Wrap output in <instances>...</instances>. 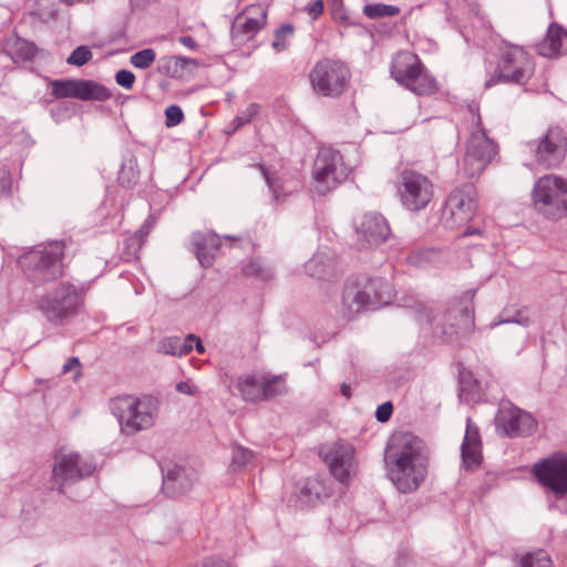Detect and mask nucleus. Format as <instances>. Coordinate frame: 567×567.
<instances>
[{
    "mask_svg": "<svg viewBox=\"0 0 567 567\" xmlns=\"http://www.w3.org/2000/svg\"><path fill=\"white\" fill-rule=\"evenodd\" d=\"M388 476L401 493L419 488L426 476V457L423 442L412 433L393 434L384 454Z\"/></svg>",
    "mask_w": 567,
    "mask_h": 567,
    "instance_id": "obj_1",
    "label": "nucleus"
},
{
    "mask_svg": "<svg viewBox=\"0 0 567 567\" xmlns=\"http://www.w3.org/2000/svg\"><path fill=\"white\" fill-rule=\"evenodd\" d=\"M65 248V240H54L24 254L19 262L28 281L41 287L62 277Z\"/></svg>",
    "mask_w": 567,
    "mask_h": 567,
    "instance_id": "obj_2",
    "label": "nucleus"
},
{
    "mask_svg": "<svg viewBox=\"0 0 567 567\" xmlns=\"http://www.w3.org/2000/svg\"><path fill=\"white\" fill-rule=\"evenodd\" d=\"M392 295L391 284L381 277L370 278L362 287L347 285L342 292L341 315L346 320H353L364 310L389 305Z\"/></svg>",
    "mask_w": 567,
    "mask_h": 567,
    "instance_id": "obj_3",
    "label": "nucleus"
},
{
    "mask_svg": "<svg viewBox=\"0 0 567 567\" xmlns=\"http://www.w3.org/2000/svg\"><path fill=\"white\" fill-rule=\"evenodd\" d=\"M111 411L117 419L125 435H134L152 427L157 416V406L152 398H116L111 403Z\"/></svg>",
    "mask_w": 567,
    "mask_h": 567,
    "instance_id": "obj_4",
    "label": "nucleus"
},
{
    "mask_svg": "<svg viewBox=\"0 0 567 567\" xmlns=\"http://www.w3.org/2000/svg\"><path fill=\"white\" fill-rule=\"evenodd\" d=\"M308 78L315 94L336 99L347 91L351 71L341 60L322 58L313 64Z\"/></svg>",
    "mask_w": 567,
    "mask_h": 567,
    "instance_id": "obj_5",
    "label": "nucleus"
},
{
    "mask_svg": "<svg viewBox=\"0 0 567 567\" xmlns=\"http://www.w3.org/2000/svg\"><path fill=\"white\" fill-rule=\"evenodd\" d=\"M392 78L416 95H431L437 91L435 78L425 69L416 54L399 52L391 64Z\"/></svg>",
    "mask_w": 567,
    "mask_h": 567,
    "instance_id": "obj_6",
    "label": "nucleus"
},
{
    "mask_svg": "<svg viewBox=\"0 0 567 567\" xmlns=\"http://www.w3.org/2000/svg\"><path fill=\"white\" fill-rule=\"evenodd\" d=\"M532 202L535 210L549 220L567 216V181L556 175H545L534 185Z\"/></svg>",
    "mask_w": 567,
    "mask_h": 567,
    "instance_id": "obj_7",
    "label": "nucleus"
},
{
    "mask_svg": "<svg viewBox=\"0 0 567 567\" xmlns=\"http://www.w3.org/2000/svg\"><path fill=\"white\" fill-rule=\"evenodd\" d=\"M476 125L477 128L471 133L466 152L458 164V175L470 181L477 179L498 153V145L487 136L480 115Z\"/></svg>",
    "mask_w": 567,
    "mask_h": 567,
    "instance_id": "obj_8",
    "label": "nucleus"
},
{
    "mask_svg": "<svg viewBox=\"0 0 567 567\" xmlns=\"http://www.w3.org/2000/svg\"><path fill=\"white\" fill-rule=\"evenodd\" d=\"M37 309L54 324H61L74 316L80 306L79 289L69 281H62L45 293L38 296Z\"/></svg>",
    "mask_w": 567,
    "mask_h": 567,
    "instance_id": "obj_9",
    "label": "nucleus"
},
{
    "mask_svg": "<svg viewBox=\"0 0 567 567\" xmlns=\"http://www.w3.org/2000/svg\"><path fill=\"white\" fill-rule=\"evenodd\" d=\"M464 302H453L442 315L436 329L447 343L467 339L474 331V291L464 293Z\"/></svg>",
    "mask_w": 567,
    "mask_h": 567,
    "instance_id": "obj_10",
    "label": "nucleus"
},
{
    "mask_svg": "<svg viewBox=\"0 0 567 567\" xmlns=\"http://www.w3.org/2000/svg\"><path fill=\"white\" fill-rule=\"evenodd\" d=\"M350 173L351 167L338 150L330 146L319 148L313 164L315 188L319 195L336 189L347 181Z\"/></svg>",
    "mask_w": 567,
    "mask_h": 567,
    "instance_id": "obj_11",
    "label": "nucleus"
},
{
    "mask_svg": "<svg viewBox=\"0 0 567 567\" xmlns=\"http://www.w3.org/2000/svg\"><path fill=\"white\" fill-rule=\"evenodd\" d=\"M532 73L533 64L529 54L523 48L513 45L502 53L494 73L485 82V87L489 89L497 83L524 85Z\"/></svg>",
    "mask_w": 567,
    "mask_h": 567,
    "instance_id": "obj_12",
    "label": "nucleus"
},
{
    "mask_svg": "<svg viewBox=\"0 0 567 567\" xmlns=\"http://www.w3.org/2000/svg\"><path fill=\"white\" fill-rule=\"evenodd\" d=\"M96 470L91 458H84L78 452H56L54 454L52 481L58 485V491L64 493V486L84 480Z\"/></svg>",
    "mask_w": 567,
    "mask_h": 567,
    "instance_id": "obj_13",
    "label": "nucleus"
},
{
    "mask_svg": "<svg viewBox=\"0 0 567 567\" xmlns=\"http://www.w3.org/2000/svg\"><path fill=\"white\" fill-rule=\"evenodd\" d=\"M477 208V192L473 183L456 187L449 195L443 208V224L454 229L466 224Z\"/></svg>",
    "mask_w": 567,
    "mask_h": 567,
    "instance_id": "obj_14",
    "label": "nucleus"
},
{
    "mask_svg": "<svg viewBox=\"0 0 567 567\" xmlns=\"http://www.w3.org/2000/svg\"><path fill=\"white\" fill-rule=\"evenodd\" d=\"M535 161L544 168L558 167L566 157L567 136L560 126H550L537 141L528 143Z\"/></svg>",
    "mask_w": 567,
    "mask_h": 567,
    "instance_id": "obj_15",
    "label": "nucleus"
},
{
    "mask_svg": "<svg viewBox=\"0 0 567 567\" xmlns=\"http://www.w3.org/2000/svg\"><path fill=\"white\" fill-rule=\"evenodd\" d=\"M398 194L402 205L411 212L424 209L432 200L434 187L432 182L423 174L405 169L401 173Z\"/></svg>",
    "mask_w": 567,
    "mask_h": 567,
    "instance_id": "obj_16",
    "label": "nucleus"
},
{
    "mask_svg": "<svg viewBox=\"0 0 567 567\" xmlns=\"http://www.w3.org/2000/svg\"><path fill=\"white\" fill-rule=\"evenodd\" d=\"M237 389L245 401L252 403L268 401L287 392L281 377L257 373L239 377Z\"/></svg>",
    "mask_w": 567,
    "mask_h": 567,
    "instance_id": "obj_17",
    "label": "nucleus"
},
{
    "mask_svg": "<svg viewBox=\"0 0 567 567\" xmlns=\"http://www.w3.org/2000/svg\"><path fill=\"white\" fill-rule=\"evenodd\" d=\"M319 454L336 480L344 485L350 484L357 474L355 450L351 443L339 440L322 446Z\"/></svg>",
    "mask_w": 567,
    "mask_h": 567,
    "instance_id": "obj_18",
    "label": "nucleus"
},
{
    "mask_svg": "<svg viewBox=\"0 0 567 567\" xmlns=\"http://www.w3.org/2000/svg\"><path fill=\"white\" fill-rule=\"evenodd\" d=\"M533 475L556 496L567 494V453L556 452L533 466Z\"/></svg>",
    "mask_w": 567,
    "mask_h": 567,
    "instance_id": "obj_19",
    "label": "nucleus"
},
{
    "mask_svg": "<svg viewBox=\"0 0 567 567\" xmlns=\"http://www.w3.org/2000/svg\"><path fill=\"white\" fill-rule=\"evenodd\" d=\"M497 430L507 437L528 436L537 427L535 419L512 402H503L495 417Z\"/></svg>",
    "mask_w": 567,
    "mask_h": 567,
    "instance_id": "obj_20",
    "label": "nucleus"
},
{
    "mask_svg": "<svg viewBox=\"0 0 567 567\" xmlns=\"http://www.w3.org/2000/svg\"><path fill=\"white\" fill-rule=\"evenodd\" d=\"M267 11L261 4H252L239 13L233 21L230 34L236 44L251 40L265 25Z\"/></svg>",
    "mask_w": 567,
    "mask_h": 567,
    "instance_id": "obj_21",
    "label": "nucleus"
},
{
    "mask_svg": "<svg viewBox=\"0 0 567 567\" xmlns=\"http://www.w3.org/2000/svg\"><path fill=\"white\" fill-rule=\"evenodd\" d=\"M162 491L171 498H177L187 494L197 480L194 468L178 464L162 466Z\"/></svg>",
    "mask_w": 567,
    "mask_h": 567,
    "instance_id": "obj_22",
    "label": "nucleus"
},
{
    "mask_svg": "<svg viewBox=\"0 0 567 567\" xmlns=\"http://www.w3.org/2000/svg\"><path fill=\"white\" fill-rule=\"evenodd\" d=\"M357 233L365 243L364 246L373 247L383 244L391 235L386 219L378 213H367L357 225Z\"/></svg>",
    "mask_w": 567,
    "mask_h": 567,
    "instance_id": "obj_23",
    "label": "nucleus"
},
{
    "mask_svg": "<svg viewBox=\"0 0 567 567\" xmlns=\"http://www.w3.org/2000/svg\"><path fill=\"white\" fill-rule=\"evenodd\" d=\"M306 272L320 280H332L339 276L340 262L338 257L328 248H320L306 262Z\"/></svg>",
    "mask_w": 567,
    "mask_h": 567,
    "instance_id": "obj_24",
    "label": "nucleus"
},
{
    "mask_svg": "<svg viewBox=\"0 0 567 567\" xmlns=\"http://www.w3.org/2000/svg\"><path fill=\"white\" fill-rule=\"evenodd\" d=\"M481 436L478 427L471 417L466 421V431L461 446L463 465L468 471L477 468L482 462Z\"/></svg>",
    "mask_w": 567,
    "mask_h": 567,
    "instance_id": "obj_25",
    "label": "nucleus"
},
{
    "mask_svg": "<svg viewBox=\"0 0 567 567\" xmlns=\"http://www.w3.org/2000/svg\"><path fill=\"white\" fill-rule=\"evenodd\" d=\"M192 245L197 260L207 268L213 265L216 254L221 247V239L212 231H197L192 235Z\"/></svg>",
    "mask_w": 567,
    "mask_h": 567,
    "instance_id": "obj_26",
    "label": "nucleus"
},
{
    "mask_svg": "<svg viewBox=\"0 0 567 567\" xmlns=\"http://www.w3.org/2000/svg\"><path fill=\"white\" fill-rule=\"evenodd\" d=\"M537 51L546 58H556L567 53V31L553 22L545 38L537 44Z\"/></svg>",
    "mask_w": 567,
    "mask_h": 567,
    "instance_id": "obj_27",
    "label": "nucleus"
},
{
    "mask_svg": "<svg viewBox=\"0 0 567 567\" xmlns=\"http://www.w3.org/2000/svg\"><path fill=\"white\" fill-rule=\"evenodd\" d=\"M71 97L82 101H106L112 97L111 91L93 81L71 79Z\"/></svg>",
    "mask_w": 567,
    "mask_h": 567,
    "instance_id": "obj_28",
    "label": "nucleus"
},
{
    "mask_svg": "<svg viewBox=\"0 0 567 567\" xmlns=\"http://www.w3.org/2000/svg\"><path fill=\"white\" fill-rule=\"evenodd\" d=\"M153 224L154 221L151 218H147L134 235L127 236L123 239L120 255L124 261H132L138 258V254Z\"/></svg>",
    "mask_w": 567,
    "mask_h": 567,
    "instance_id": "obj_29",
    "label": "nucleus"
},
{
    "mask_svg": "<svg viewBox=\"0 0 567 567\" xmlns=\"http://www.w3.org/2000/svg\"><path fill=\"white\" fill-rule=\"evenodd\" d=\"M195 334H188L185 339L179 337L165 338L159 342V351L165 354L183 357L194 349Z\"/></svg>",
    "mask_w": 567,
    "mask_h": 567,
    "instance_id": "obj_30",
    "label": "nucleus"
},
{
    "mask_svg": "<svg viewBox=\"0 0 567 567\" xmlns=\"http://www.w3.org/2000/svg\"><path fill=\"white\" fill-rule=\"evenodd\" d=\"M6 51L14 62H25L34 59L38 49L34 43L29 42L22 38L14 37L7 42Z\"/></svg>",
    "mask_w": 567,
    "mask_h": 567,
    "instance_id": "obj_31",
    "label": "nucleus"
},
{
    "mask_svg": "<svg viewBox=\"0 0 567 567\" xmlns=\"http://www.w3.org/2000/svg\"><path fill=\"white\" fill-rule=\"evenodd\" d=\"M243 274L259 281H270L274 278L272 268L262 259H251L243 267Z\"/></svg>",
    "mask_w": 567,
    "mask_h": 567,
    "instance_id": "obj_32",
    "label": "nucleus"
},
{
    "mask_svg": "<svg viewBox=\"0 0 567 567\" xmlns=\"http://www.w3.org/2000/svg\"><path fill=\"white\" fill-rule=\"evenodd\" d=\"M138 177L137 161L134 156H130L121 165L117 176L118 184L125 188H133L137 184Z\"/></svg>",
    "mask_w": 567,
    "mask_h": 567,
    "instance_id": "obj_33",
    "label": "nucleus"
},
{
    "mask_svg": "<svg viewBox=\"0 0 567 567\" xmlns=\"http://www.w3.org/2000/svg\"><path fill=\"white\" fill-rule=\"evenodd\" d=\"M323 487L317 480H307L298 493L301 505L311 506L319 501Z\"/></svg>",
    "mask_w": 567,
    "mask_h": 567,
    "instance_id": "obj_34",
    "label": "nucleus"
},
{
    "mask_svg": "<svg viewBox=\"0 0 567 567\" xmlns=\"http://www.w3.org/2000/svg\"><path fill=\"white\" fill-rule=\"evenodd\" d=\"M517 567H553V561L545 550H537L523 556Z\"/></svg>",
    "mask_w": 567,
    "mask_h": 567,
    "instance_id": "obj_35",
    "label": "nucleus"
},
{
    "mask_svg": "<svg viewBox=\"0 0 567 567\" xmlns=\"http://www.w3.org/2000/svg\"><path fill=\"white\" fill-rule=\"evenodd\" d=\"M400 8L396 6L383 3L367 4L363 8L364 14L370 19L381 17H395L400 13Z\"/></svg>",
    "mask_w": 567,
    "mask_h": 567,
    "instance_id": "obj_36",
    "label": "nucleus"
},
{
    "mask_svg": "<svg viewBox=\"0 0 567 567\" xmlns=\"http://www.w3.org/2000/svg\"><path fill=\"white\" fill-rule=\"evenodd\" d=\"M177 56H163L157 61V72L174 79H182Z\"/></svg>",
    "mask_w": 567,
    "mask_h": 567,
    "instance_id": "obj_37",
    "label": "nucleus"
},
{
    "mask_svg": "<svg viewBox=\"0 0 567 567\" xmlns=\"http://www.w3.org/2000/svg\"><path fill=\"white\" fill-rule=\"evenodd\" d=\"M295 28L290 23L282 24L275 31L272 48L277 52L285 51L289 48V39L292 37Z\"/></svg>",
    "mask_w": 567,
    "mask_h": 567,
    "instance_id": "obj_38",
    "label": "nucleus"
},
{
    "mask_svg": "<svg viewBox=\"0 0 567 567\" xmlns=\"http://www.w3.org/2000/svg\"><path fill=\"white\" fill-rule=\"evenodd\" d=\"M255 457V453L243 446H235L233 450L230 466L234 471H240L246 465L250 464Z\"/></svg>",
    "mask_w": 567,
    "mask_h": 567,
    "instance_id": "obj_39",
    "label": "nucleus"
},
{
    "mask_svg": "<svg viewBox=\"0 0 567 567\" xmlns=\"http://www.w3.org/2000/svg\"><path fill=\"white\" fill-rule=\"evenodd\" d=\"M156 59V53L153 49H143L137 51L130 58V62L137 69H147Z\"/></svg>",
    "mask_w": 567,
    "mask_h": 567,
    "instance_id": "obj_40",
    "label": "nucleus"
},
{
    "mask_svg": "<svg viewBox=\"0 0 567 567\" xmlns=\"http://www.w3.org/2000/svg\"><path fill=\"white\" fill-rule=\"evenodd\" d=\"M92 59L91 50L85 45H80L72 51L66 62L71 65L82 66Z\"/></svg>",
    "mask_w": 567,
    "mask_h": 567,
    "instance_id": "obj_41",
    "label": "nucleus"
},
{
    "mask_svg": "<svg viewBox=\"0 0 567 567\" xmlns=\"http://www.w3.org/2000/svg\"><path fill=\"white\" fill-rule=\"evenodd\" d=\"M184 120V113L178 105H169L165 110V125L174 127L181 124Z\"/></svg>",
    "mask_w": 567,
    "mask_h": 567,
    "instance_id": "obj_42",
    "label": "nucleus"
},
{
    "mask_svg": "<svg viewBox=\"0 0 567 567\" xmlns=\"http://www.w3.org/2000/svg\"><path fill=\"white\" fill-rule=\"evenodd\" d=\"M52 94L56 99L71 97V79L68 80H54L51 83Z\"/></svg>",
    "mask_w": 567,
    "mask_h": 567,
    "instance_id": "obj_43",
    "label": "nucleus"
},
{
    "mask_svg": "<svg viewBox=\"0 0 567 567\" xmlns=\"http://www.w3.org/2000/svg\"><path fill=\"white\" fill-rule=\"evenodd\" d=\"M460 384L463 391H474L477 386V380L473 377L471 370L465 368L458 372Z\"/></svg>",
    "mask_w": 567,
    "mask_h": 567,
    "instance_id": "obj_44",
    "label": "nucleus"
},
{
    "mask_svg": "<svg viewBox=\"0 0 567 567\" xmlns=\"http://www.w3.org/2000/svg\"><path fill=\"white\" fill-rule=\"evenodd\" d=\"M115 81L120 86L131 90L135 83V75L133 72L122 69L116 72Z\"/></svg>",
    "mask_w": 567,
    "mask_h": 567,
    "instance_id": "obj_45",
    "label": "nucleus"
},
{
    "mask_svg": "<svg viewBox=\"0 0 567 567\" xmlns=\"http://www.w3.org/2000/svg\"><path fill=\"white\" fill-rule=\"evenodd\" d=\"M257 111H258V105L251 104V105L248 106L246 112H244L241 115L236 116L233 120V124L235 125V130H238L243 125L249 123L251 121L252 116L257 113Z\"/></svg>",
    "mask_w": 567,
    "mask_h": 567,
    "instance_id": "obj_46",
    "label": "nucleus"
},
{
    "mask_svg": "<svg viewBox=\"0 0 567 567\" xmlns=\"http://www.w3.org/2000/svg\"><path fill=\"white\" fill-rule=\"evenodd\" d=\"M179 70L182 71V78L190 74L195 69L200 65V62L193 58L177 56Z\"/></svg>",
    "mask_w": 567,
    "mask_h": 567,
    "instance_id": "obj_47",
    "label": "nucleus"
},
{
    "mask_svg": "<svg viewBox=\"0 0 567 567\" xmlns=\"http://www.w3.org/2000/svg\"><path fill=\"white\" fill-rule=\"evenodd\" d=\"M392 412H393V404H392V402L388 401L378 406L377 412H375V417L379 422L384 423L390 420Z\"/></svg>",
    "mask_w": 567,
    "mask_h": 567,
    "instance_id": "obj_48",
    "label": "nucleus"
},
{
    "mask_svg": "<svg viewBox=\"0 0 567 567\" xmlns=\"http://www.w3.org/2000/svg\"><path fill=\"white\" fill-rule=\"evenodd\" d=\"M502 321L503 322H514V323H517V324H520L524 327H527L530 323V319L524 310H518V311H516L515 316L509 317V318H504Z\"/></svg>",
    "mask_w": 567,
    "mask_h": 567,
    "instance_id": "obj_49",
    "label": "nucleus"
},
{
    "mask_svg": "<svg viewBox=\"0 0 567 567\" xmlns=\"http://www.w3.org/2000/svg\"><path fill=\"white\" fill-rule=\"evenodd\" d=\"M306 11L313 20L317 19L323 12V0H312L307 4Z\"/></svg>",
    "mask_w": 567,
    "mask_h": 567,
    "instance_id": "obj_50",
    "label": "nucleus"
},
{
    "mask_svg": "<svg viewBox=\"0 0 567 567\" xmlns=\"http://www.w3.org/2000/svg\"><path fill=\"white\" fill-rule=\"evenodd\" d=\"M257 167L260 169L262 176L265 177V181H266L268 187L270 188V190L272 192L275 199H278L279 198V194H278L277 189L275 188V184L271 181L268 171L261 164H258Z\"/></svg>",
    "mask_w": 567,
    "mask_h": 567,
    "instance_id": "obj_51",
    "label": "nucleus"
},
{
    "mask_svg": "<svg viewBox=\"0 0 567 567\" xmlns=\"http://www.w3.org/2000/svg\"><path fill=\"white\" fill-rule=\"evenodd\" d=\"M178 42L183 44L184 47L188 48L189 50L197 51L198 44L195 41V39L190 35H181L178 38Z\"/></svg>",
    "mask_w": 567,
    "mask_h": 567,
    "instance_id": "obj_52",
    "label": "nucleus"
},
{
    "mask_svg": "<svg viewBox=\"0 0 567 567\" xmlns=\"http://www.w3.org/2000/svg\"><path fill=\"white\" fill-rule=\"evenodd\" d=\"M176 390L179 393L189 394V395H193L196 392L195 386L192 383L187 382V381L178 382L176 384Z\"/></svg>",
    "mask_w": 567,
    "mask_h": 567,
    "instance_id": "obj_53",
    "label": "nucleus"
},
{
    "mask_svg": "<svg viewBox=\"0 0 567 567\" xmlns=\"http://www.w3.org/2000/svg\"><path fill=\"white\" fill-rule=\"evenodd\" d=\"M80 360L76 357H72L68 359V361L63 364L62 372L68 373L72 371L74 368L80 367Z\"/></svg>",
    "mask_w": 567,
    "mask_h": 567,
    "instance_id": "obj_54",
    "label": "nucleus"
},
{
    "mask_svg": "<svg viewBox=\"0 0 567 567\" xmlns=\"http://www.w3.org/2000/svg\"><path fill=\"white\" fill-rule=\"evenodd\" d=\"M340 392L346 399H350L351 396V388L347 383H342L340 386Z\"/></svg>",
    "mask_w": 567,
    "mask_h": 567,
    "instance_id": "obj_55",
    "label": "nucleus"
},
{
    "mask_svg": "<svg viewBox=\"0 0 567 567\" xmlns=\"http://www.w3.org/2000/svg\"><path fill=\"white\" fill-rule=\"evenodd\" d=\"M482 231L481 229L478 228H474V227H467L464 233H463V236L464 237H468V236H473V235H481Z\"/></svg>",
    "mask_w": 567,
    "mask_h": 567,
    "instance_id": "obj_56",
    "label": "nucleus"
},
{
    "mask_svg": "<svg viewBox=\"0 0 567 567\" xmlns=\"http://www.w3.org/2000/svg\"><path fill=\"white\" fill-rule=\"evenodd\" d=\"M194 347L198 353L205 352V348H204L202 341L199 340V338H197V337H196V340L194 341Z\"/></svg>",
    "mask_w": 567,
    "mask_h": 567,
    "instance_id": "obj_57",
    "label": "nucleus"
},
{
    "mask_svg": "<svg viewBox=\"0 0 567 567\" xmlns=\"http://www.w3.org/2000/svg\"><path fill=\"white\" fill-rule=\"evenodd\" d=\"M417 320L420 321V323H423V322H427L430 323L431 322V318H430V315L427 311H425L424 313L420 315L417 317Z\"/></svg>",
    "mask_w": 567,
    "mask_h": 567,
    "instance_id": "obj_58",
    "label": "nucleus"
},
{
    "mask_svg": "<svg viewBox=\"0 0 567 567\" xmlns=\"http://www.w3.org/2000/svg\"><path fill=\"white\" fill-rule=\"evenodd\" d=\"M332 9L336 10L338 7L342 4V0H330Z\"/></svg>",
    "mask_w": 567,
    "mask_h": 567,
    "instance_id": "obj_59",
    "label": "nucleus"
},
{
    "mask_svg": "<svg viewBox=\"0 0 567 567\" xmlns=\"http://www.w3.org/2000/svg\"><path fill=\"white\" fill-rule=\"evenodd\" d=\"M225 238H226L227 240H228V239H235L234 237H230V236H227V237H225Z\"/></svg>",
    "mask_w": 567,
    "mask_h": 567,
    "instance_id": "obj_60",
    "label": "nucleus"
}]
</instances>
